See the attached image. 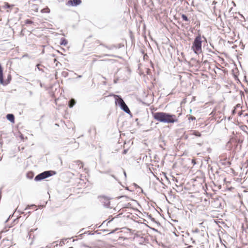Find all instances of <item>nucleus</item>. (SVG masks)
I'll return each instance as SVG.
<instances>
[{"label":"nucleus","instance_id":"f257e3e1","mask_svg":"<svg viewBox=\"0 0 248 248\" xmlns=\"http://www.w3.org/2000/svg\"><path fill=\"white\" fill-rule=\"evenodd\" d=\"M154 119L163 124H174L178 122V117L170 113L165 112H152Z\"/></svg>","mask_w":248,"mask_h":248},{"label":"nucleus","instance_id":"f03ea898","mask_svg":"<svg viewBox=\"0 0 248 248\" xmlns=\"http://www.w3.org/2000/svg\"><path fill=\"white\" fill-rule=\"evenodd\" d=\"M115 98V104L117 106H119L121 110L124 111L126 113L129 114L131 117H132V114L131 113L129 108L124 101L123 98L120 95L112 94Z\"/></svg>","mask_w":248,"mask_h":248},{"label":"nucleus","instance_id":"7ed1b4c3","mask_svg":"<svg viewBox=\"0 0 248 248\" xmlns=\"http://www.w3.org/2000/svg\"><path fill=\"white\" fill-rule=\"evenodd\" d=\"M202 42L201 34L199 33L195 37L191 46V49L195 54L199 55L202 52Z\"/></svg>","mask_w":248,"mask_h":248},{"label":"nucleus","instance_id":"20e7f679","mask_svg":"<svg viewBox=\"0 0 248 248\" xmlns=\"http://www.w3.org/2000/svg\"><path fill=\"white\" fill-rule=\"evenodd\" d=\"M56 174V172L54 170H46L37 174L34 178V181L36 182L41 181Z\"/></svg>","mask_w":248,"mask_h":248},{"label":"nucleus","instance_id":"39448f33","mask_svg":"<svg viewBox=\"0 0 248 248\" xmlns=\"http://www.w3.org/2000/svg\"><path fill=\"white\" fill-rule=\"evenodd\" d=\"M12 80V76L8 74L6 79L3 78V68L0 63V84L3 86H6L9 84Z\"/></svg>","mask_w":248,"mask_h":248},{"label":"nucleus","instance_id":"423d86ee","mask_svg":"<svg viewBox=\"0 0 248 248\" xmlns=\"http://www.w3.org/2000/svg\"><path fill=\"white\" fill-rule=\"evenodd\" d=\"M98 199H99V201L102 204V205L106 208H110V198L107 197L106 196H99Z\"/></svg>","mask_w":248,"mask_h":248},{"label":"nucleus","instance_id":"0eeeda50","mask_svg":"<svg viewBox=\"0 0 248 248\" xmlns=\"http://www.w3.org/2000/svg\"><path fill=\"white\" fill-rule=\"evenodd\" d=\"M81 0H69L67 4L72 6H77L81 4Z\"/></svg>","mask_w":248,"mask_h":248},{"label":"nucleus","instance_id":"6e6552de","mask_svg":"<svg viewBox=\"0 0 248 248\" xmlns=\"http://www.w3.org/2000/svg\"><path fill=\"white\" fill-rule=\"evenodd\" d=\"M145 214H146V217L151 219V220L155 223V224H156V225H157V226H161V224L160 223V222L158 221H156L155 218H154L152 215L151 214H149V213H145Z\"/></svg>","mask_w":248,"mask_h":248},{"label":"nucleus","instance_id":"1a4fd4ad","mask_svg":"<svg viewBox=\"0 0 248 248\" xmlns=\"http://www.w3.org/2000/svg\"><path fill=\"white\" fill-rule=\"evenodd\" d=\"M6 119L9 122L12 123H14L15 121V117L13 114L12 113H8L6 116Z\"/></svg>","mask_w":248,"mask_h":248},{"label":"nucleus","instance_id":"9d476101","mask_svg":"<svg viewBox=\"0 0 248 248\" xmlns=\"http://www.w3.org/2000/svg\"><path fill=\"white\" fill-rule=\"evenodd\" d=\"M37 230V228L36 229H31L27 235V237L29 238V239H33L35 237V235L33 234V232L34 231H36Z\"/></svg>","mask_w":248,"mask_h":248},{"label":"nucleus","instance_id":"9b49d317","mask_svg":"<svg viewBox=\"0 0 248 248\" xmlns=\"http://www.w3.org/2000/svg\"><path fill=\"white\" fill-rule=\"evenodd\" d=\"M240 140L235 139L234 138H231L230 140L228 142V144H232L234 143V146H237V144H238L240 142Z\"/></svg>","mask_w":248,"mask_h":248},{"label":"nucleus","instance_id":"f8f14e48","mask_svg":"<svg viewBox=\"0 0 248 248\" xmlns=\"http://www.w3.org/2000/svg\"><path fill=\"white\" fill-rule=\"evenodd\" d=\"M76 103V101L74 99H71L69 101L68 106L70 108H72L75 105Z\"/></svg>","mask_w":248,"mask_h":248},{"label":"nucleus","instance_id":"ddd939ff","mask_svg":"<svg viewBox=\"0 0 248 248\" xmlns=\"http://www.w3.org/2000/svg\"><path fill=\"white\" fill-rule=\"evenodd\" d=\"M68 44V41L64 37L61 38L60 44L61 46H66Z\"/></svg>","mask_w":248,"mask_h":248},{"label":"nucleus","instance_id":"4468645a","mask_svg":"<svg viewBox=\"0 0 248 248\" xmlns=\"http://www.w3.org/2000/svg\"><path fill=\"white\" fill-rule=\"evenodd\" d=\"M190 135L195 136L197 137H200L202 135L201 133L198 131L193 130L191 131Z\"/></svg>","mask_w":248,"mask_h":248},{"label":"nucleus","instance_id":"2eb2a0df","mask_svg":"<svg viewBox=\"0 0 248 248\" xmlns=\"http://www.w3.org/2000/svg\"><path fill=\"white\" fill-rule=\"evenodd\" d=\"M159 142H161L162 143V144H159V147L162 148L163 150H165V149L163 147V146L166 145L165 141L163 139L160 138L159 140Z\"/></svg>","mask_w":248,"mask_h":248},{"label":"nucleus","instance_id":"dca6fc26","mask_svg":"<svg viewBox=\"0 0 248 248\" xmlns=\"http://www.w3.org/2000/svg\"><path fill=\"white\" fill-rule=\"evenodd\" d=\"M141 235H142V234H140L139 233H136L135 234V237H140L141 239H143V242H147V241L148 240V238H146V237H143V236H141Z\"/></svg>","mask_w":248,"mask_h":248},{"label":"nucleus","instance_id":"f3484780","mask_svg":"<svg viewBox=\"0 0 248 248\" xmlns=\"http://www.w3.org/2000/svg\"><path fill=\"white\" fill-rule=\"evenodd\" d=\"M26 176L28 179H32L34 177L33 172L31 171L28 172L26 174Z\"/></svg>","mask_w":248,"mask_h":248},{"label":"nucleus","instance_id":"a211bd4d","mask_svg":"<svg viewBox=\"0 0 248 248\" xmlns=\"http://www.w3.org/2000/svg\"><path fill=\"white\" fill-rule=\"evenodd\" d=\"M181 17L183 21L186 22H190V19L187 17V16L186 14H181Z\"/></svg>","mask_w":248,"mask_h":248},{"label":"nucleus","instance_id":"6ab92c4d","mask_svg":"<svg viewBox=\"0 0 248 248\" xmlns=\"http://www.w3.org/2000/svg\"><path fill=\"white\" fill-rule=\"evenodd\" d=\"M50 12V10L48 7H46L45 8H43L41 10L42 13H49Z\"/></svg>","mask_w":248,"mask_h":248},{"label":"nucleus","instance_id":"aec40b11","mask_svg":"<svg viewBox=\"0 0 248 248\" xmlns=\"http://www.w3.org/2000/svg\"><path fill=\"white\" fill-rule=\"evenodd\" d=\"M221 164L223 166L229 167L231 165V163L230 161H223L221 162Z\"/></svg>","mask_w":248,"mask_h":248},{"label":"nucleus","instance_id":"412c9836","mask_svg":"<svg viewBox=\"0 0 248 248\" xmlns=\"http://www.w3.org/2000/svg\"><path fill=\"white\" fill-rule=\"evenodd\" d=\"M100 45H101V46H103L105 47L106 48H107L108 49H113V48H115L116 47V45H112V46H107V45H105L104 44H101Z\"/></svg>","mask_w":248,"mask_h":248},{"label":"nucleus","instance_id":"4be33fe9","mask_svg":"<svg viewBox=\"0 0 248 248\" xmlns=\"http://www.w3.org/2000/svg\"><path fill=\"white\" fill-rule=\"evenodd\" d=\"M70 239V238H64L62 239L59 243V245L62 246L63 245L65 244V242L67 240V239Z\"/></svg>","mask_w":248,"mask_h":248},{"label":"nucleus","instance_id":"5701e85b","mask_svg":"<svg viewBox=\"0 0 248 248\" xmlns=\"http://www.w3.org/2000/svg\"><path fill=\"white\" fill-rule=\"evenodd\" d=\"M40 66L44 67L43 65H42L41 64H37L36 65V67L37 68V69H38L39 71H41L42 72H44V71L43 70V69L42 68H40Z\"/></svg>","mask_w":248,"mask_h":248},{"label":"nucleus","instance_id":"b1692460","mask_svg":"<svg viewBox=\"0 0 248 248\" xmlns=\"http://www.w3.org/2000/svg\"><path fill=\"white\" fill-rule=\"evenodd\" d=\"M69 73L67 71H63L62 72V76L64 78H66L68 76Z\"/></svg>","mask_w":248,"mask_h":248},{"label":"nucleus","instance_id":"393cba45","mask_svg":"<svg viewBox=\"0 0 248 248\" xmlns=\"http://www.w3.org/2000/svg\"><path fill=\"white\" fill-rule=\"evenodd\" d=\"M25 23L26 24H32L33 23V21H32L31 19H27L25 20Z\"/></svg>","mask_w":248,"mask_h":248},{"label":"nucleus","instance_id":"a878e982","mask_svg":"<svg viewBox=\"0 0 248 248\" xmlns=\"http://www.w3.org/2000/svg\"><path fill=\"white\" fill-rule=\"evenodd\" d=\"M188 120H189V122H190L191 121H194L196 120V117L192 115H189L188 118Z\"/></svg>","mask_w":248,"mask_h":248},{"label":"nucleus","instance_id":"bb28decb","mask_svg":"<svg viewBox=\"0 0 248 248\" xmlns=\"http://www.w3.org/2000/svg\"><path fill=\"white\" fill-rule=\"evenodd\" d=\"M13 5L9 4L8 3H5L4 7L5 8H10Z\"/></svg>","mask_w":248,"mask_h":248},{"label":"nucleus","instance_id":"cd10ccee","mask_svg":"<svg viewBox=\"0 0 248 248\" xmlns=\"http://www.w3.org/2000/svg\"><path fill=\"white\" fill-rule=\"evenodd\" d=\"M111 176L114 179H115L116 181H117L123 187H124V186L122 184L121 182L119 181L118 179L115 177L114 175L111 174Z\"/></svg>","mask_w":248,"mask_h":248},{"label":"nucleus","instance_id":"c85d7f7f","mask_svg":"<svg viewBox=\"0 0 248 248\" xmlns=\"http://www.w3.org/2000/svg\"><path fill=\"white\" fill-rule=\"evenodd\" d=\"M124 46V45L120 43V44H118V45H116V47L115 48H120L123 47Z\"/></svg>","mask_w":248,"mask_h":248},{"label":"nucleus","instance_id":"c756f323","mask_svg":"<svg viewBox=\"0 0 248 248\" xmlns=\"http://www.w3.org/2000/svg\"><path fill=\"white\" fill-rule=\"evenodd\" d=\"M76 162H77V164H78V166H79L80 165H81V166H80V168H81V167H83V163H82L81 161H80V160H77V161H76Z\"/></svg>","mask_w":248,"mask_h":248},{"label":"nucleus","instance_id":"7c9ffc66","mask_svg":"<svg viewBox=\"0 0 248 248\" xmlns=\"http://www.w3.org/2000/svg\"><path fill=\"white\" fill-rule=\"evenodd\" d=\"M124 197L126 198L127 199H129V197H128L126 195H122V196H119V197H117V199H120L121 198H124Z\"/></svg>","mask_w":248,"mask_h":248},{"label":"nucleus","instance_id":"2f4dec72","mask_svg":"<svg viewBox=\"0 0 248 248\" xmlns=\"http://www.w3.org/2000/svg\"><path fill=\"white\" fill-rule=\"evenodd\" d=\"M148 227L149 228H150L151 229H152L153 231L160 233V232H159L157 229H155L154 228L150 227L149 226H148Z\"/></svg>","mask_w":248,"mask_h":248},{"label":"nucleus","instance_id":"473e14b6","mask_svg":"<svg viewBox=\"0 0 248 248\" xmlns=\"http://www.w3.org/2000/svg\"><path fill=\"white\" fill-rule=\"evenodd\" d=\"M236 109L235 108H233V109L232 110V115H234L236 113Z\"/></svg>","mask_w":248,"mask_h":248},{"label":"nucleus","instance_id":"72a5a7b5","mask_svg":"<svg viewBox=\"0 0 248 248\" xmlns=\"http://www.w3.org/2000/svg\"><path fill=\"white\" fill-rule=\"evenodd\" d=\"M127 151H128V149H124L123 151L122 154L123 155H125V154H126L127 153Z\"/></svg>","mask_w":248,"mask_h":248},{"label":"nucleus","instance_id":"f704fd0d","mask_svg":"<svg viewBox=\"0 0 248 248\" xmlns=\"http://www.w3.org/2000/svg\"><path fill=\"white\" fill-rule=\"evenodd\" d=\"M119 229L118 228H116L113 230H112L111 232H110L109 234H110V233H114L116 231H117Z\"/></svg>","mask_w":248,"mask_h":248},{"label":"nucleus","instance_id":"c9c22d12","mask_svg":"<svg viewBox=\"0 0 248 248\" xmlns=\"http://www.w3.org/2000/svg\"><path fill=\"white\" fill-rule=\"evenodd\" d=\"M57 62V63H56V66H58V64H60V62H57L56 59H54V62Z\"/></svg>","mask_w":248,"mask_h":248},{"label":"nucleus","instance_id":"e433bc0d","mask_svg":"<svg viewBox=\"0 0 248 248\" xmlns=\"http://www.w3.org/2000/svg\"><path fill=\"white\" fill-rule=\"evenodd\" d=\"M6 242H7V243H10V242L7 239H3V241H2V244H4V243H6Z\"/></svg>","mask_w":248,"mask_h":248},{"label":"nucleus","instance_id":"4c0bfd02","mask_svg":"<svg viewBox=\"0 0 248 248\" xmlns=\"http://www.w3.org/2000/svg\"><path fill=\"white\" fill-rule=\"evenodd\" d=\"M122 170H123V173H124V178H125V179H126V172H125V171L124 169H122Z\"/></svg>","mask_w":248,"mask_h":248},{"label":"nucleus","instance_id":"58836bf2","mask_svg":"<svg viewBox=\"0 0 248 248\" xmlns=\"http://www.w3.org/2000/svg\"><path fill=\"white\" fill-rule=\"evenodd\" d=\"M108 219H109V221L107 223V224H106V225H108V223H110V222H111V221L113 220V218H112L111 219V218H108Z\"/></svg>","mask_w":248,"mask_h":248},{"label":"nucleus","instance_id":"ea45409f","mask_svg":"<svg viewBox=\"0 0 248 248\" xmlns=\"http://www.w3.org/2000/svg\"><path fill=\"white\" fill-rule=\"evenodd\" d=\"M108 219H109V221L107 223V224H106V225H108V223H110V222H111V221L113 220V218H112L111 219V218H108Z\"/></svg>","mask_w":248,"mask_h":248},{"label":"nucleus","instance_id":"a19ab883","mask_svg":"<svg viewBox=\"0 0 248 248\" xmlns=\"http://www.w3.org/2000/svg\"><path fill=\"white\" fill-rule=\"evenodd\" d=\"M108 219H109V221L107 223V224H106V225H108V223H110V222H111V221L113 220V218H112L111 219V218H108Z\"/></svg>","mask_w":248,"mask_h":248},{"label":"nucleus","instance_id":"79ce46f5","mask_svg":"<svg viewBox=\"0 0 248 248\" xmlns=\"http://www.w3.org/2000/svg\"><path fill=\"white\" fill-rule=\"evenodd\" d=\"M240 107V104H237L234 108H235V109H237V108H239Z\"/></svg>","mask_w":248,"mask_h":248},{"label":"nucleus","instance_id":"37998d69","mask_svg":"<svg viewBox=\"0 0 248 248\" xmlns=\"http://www.w3.org/2000/svg\"><path fill=\"white\" fill-rule=\"evenodd\" d=\"M106 55L108 56L115 57V58L118 57L117 56H116V55H109V54H108V55Z\"/></svg>","mask_w":248,"mask_h":248},{"label":"nucleus","instance_id":"c03bdc74","mask_svg":"<svg viewBox=\"0 0 248 248\" xmlns=\"http://www.w3.org/2000/svg\"><path fill=\"white\" fill-rule=\"evenodd\" d=\"M107 221V220H105L103 222V223H102V224L99 227H101L102 226L104 225L105 224H106V222Z\"/></svg>","mask_w":248,"mask_h":248},{"label":"nucleus","instance_id":"a18cd8bd","mask_svg":"<svg viewBox=\"0 0 248 248\" xmlns=\"http://www.w3.org/2000/svg\"><path fill=\"white\" fill-rule=\"evenodd\" d=\"M33 206H35V205L34 204H32L31 205H30V206H29L28 207H27L25 210L27 209H30L31 208V207H33Z\"/></svg>","mask_w":248,"mask_h":248},{"label":"nucleus","instance_id":"49530a36","mask_svg":"<svg viewBox=\"0 0 248 248\" xmlns=\"http://www.w3.org/2000/svg\"><path fill=\"white\" fill-rule=\"evenodd\" d=\"M233 76H234V78L235 79H238V77L235 74H233Z\"/></svg>","mask_w":248,"mask_h":248},{"label":"nucleus","instance_id":"de8ad7c7","mask_svg":"<svg viewBox=\"0 0 248 248\" xmlns=\"http://www.w3.org/2000/svg\"><path fill=\"white\" fill-rule=\"evenodd\" d=\"M178 23L179 24L181 25V26H182V27H184V24H183V23H182L181 21H178Z\"/></svg>","mask_w":248,"mask_h":248},{"label":"nucleus","instance_id":"09e8293b","mask_svg":"<svg viewBox=\"0 0 248 248\" xmlns=\"http://www.w3.org/2000/svg\"><path fill=\"white\" fill-rule=\"evenodd\" d=\"M191 240L192 241V243L193 244H196L195 240H194L192 238H191Z\"/></svg>","mask_w":248,"mask_h":248},{"label":"nucleus","instance_id":"8fccbe9b","mask_svg":"<svg viewBox=\"0 0 248 248\" xmlns=\"http://www.w3.org/2000/svg\"><path fill=\"white\" fill-rule=\"evenodd\" d=\"M194 232H200V230L198 229H196L195 231H193Z\"/></svg>","mask_w":248,"mask_h":248},{"label":"nucleus","instance_id":"3c124183","mask_svg":"<svg viewBox=\"0 0 248 248\" xmlns=\"http://www.w3.org/2000/svg\"><path fill=\"white\" fill-rule=\"evenodd\" d=\"M33 93H32V92L30 91H29V94L30 96H31L32 95Z\"/></svg>","mask_w":248,"mask_h":248},{"label":"nucleus","instance_id":"603ef678","mask_svg":"<svg viewBox=\"0 0 248 248\" xmlns=\"http://www.w3.org/2000/svg\"><path fill=\"white\" fill-rule=\"evenodd\" d=\"M208 52H211V53H215V52H214L213 51H212L211 49H209L208 50Z\"/></svg>","mask_w":248,"mask_h":248},{"label":"nucleus","instance_id":"864d4df0","mask_svg":"<svg viewBox=\"0 0 248 248\" xmlns=\"http://www.w3.org/2000/svg\"><path fill=\"white\" fill-rule=\"evenodd\" d=\"M138 120H139V119H138V118H136V119H135V121L137 122V125H139V123L138 122Z\"/></svg>","mask_w":248,"mask_h":248},{"label":"nucleus","instance_id":"5fc2aeb1","mask_svg":"<svg viewBox=\"0 0 248 248\" xmlns=\"http://www.w3.org/2000/svg\"><path fill=\"white\" fill-rule=\"evenodd\" d=\"M125 189L130 191H132V190H130L128 187H126Z\"/></svg>","mask_w":248,"mask_h":248},{"label":"nucleus","instance_id":"6e6d98bb","mask_svg":"<svg viewBox=\"0 0 248 248\" xmlns=\"http://www.w3.org/2000/svg\"><path fill=\"white\" fill-rule=\"evenodd\" d=\"M131 204L130 203H128L127 204V205L126 206V207H128L129 206H131Z\"/></svg>","mask_w":248,"mask_h":248},{"label":"nucleus","instance_id":"4d7b16f0","mask_svg":"<svg viewBox=\"0 0 248 248\" xmlns=\"http://www.w3.org/2000/svg\"><path fill=\"white\" fill-rule=\"evenodd\" d=\"M242 112H241V111H240V112H238V115H239V116H241V115H242Z\"/></svg>","mask_w":248,"mask_h":248},{"label":"nucleus","instance_id":"13d9d810","mask_svg":"<svg viewBox=\"0 0 248 248\" xmlns=\"http://www.w3.org/2000/svg\"><path fill=\"white\" fill-rule=\"evenodd\" d=\"M117 80H118V79H114V83H117Z\"/></svg>","mask_w":248,"mask_h":248},{"label":"nucleus","instance_id":"bf43d9fd","mask_svg":"<svg viewBox=\"0 0 248 248\" xmlns=\"http://www.w3.org/2000/svg\"><path fill=\"white\" fill-rule=\"evenodd\" d=\"M141 52L142 53V54H144V51L142 49L141 50Z\"/></svg>","mask_w":248,"mask_h":248},{"label":"nucleus","instance_id":"052dcab7","mask_svg":"<svg viewBox=\"0 0 248 248\" xmlns=\"http://www.w3.org/2000/svg\"><path fill=\"white\" fill-rule=\"evenodd\" d=\"M51 56L53 57H56V55L54 54H51Z\"/></svg>","mask_w":248,"mask_h":248},{"label":"nucleus","instance_id":"680f3d73","mask_svg":"<svg viewBox=\"0 0 248 248\" xmlns=\"http://www.w3.org/2000/svg\"><path fill=\"white\" fill-rule=\"evenodd\" d=\"M208 62V61L207 60H205L204 62H203V63H207Z\"/></svg>","mask_w":248,"mask_h":248},{"label":"nucleus","instance_id":"e2e57ef3","mask_svg":"<svg viewBox=\"0 0 248 248\" xmlns=\"http://www.w3.org/2000/svg\"><path fill=\"white\" fill-rule=\"evenodd\" d=\"M135 186H136V187H140L139 186H138L137 184H136L135 183L134 184Z\"/></svg>","mask_w":248,"mask_h":248},{"label":"nucleus","instance_id":"0e129e2a","mask_svg":"<svg viewBox=\"0 0 248 248\" xmlns=\"http://www.w3.org/2000/svg\"><path fill=\"white\" fill-rule=\"evenodd\" d=\"M245 116H246V117H248V113H246V114H245Z\"/></svg>","mask_w":248,"mask_h":248},{"label":"nucleus","instance_id":"69168bd1","mask_svg":"<svg viewBox=\"0 0 248 248\" xmlns=\"http://www.w3.org/2000/svg\"><path fill=\"white\" fill-rule=\"evenodd\" d=\"M58 53H60L61 55H63V54L61 52H60L59 50L57 51Z\"/></svg>","mask_w":248,"mask_h":248},{"label":"nucleus","instance_id":"338daca9","mask_svg":"<svg viewBox=\"0 0 248 248\" xmlns=\"http://www.w3.org/2000/svg\"><path fill=\"white\" fill-rule=\"evenodd\" d=\"M81 77H82L81 75L78 76V78H81Z\"/></svg>","mask_w":248,"mask_h":248},{"label":"nucleus","instance_id":"774afa93","mask_svg":"<svg viewBox=\"0 0 248 248\" xmlns=\"http://www.w3.org/2000/svg\"><path fill=\"white\" fill-rule=\"evenodd\" d=\"M192 246H189L188 247V248H192Z\"/></svg>","mask_w":248,"mask_h":248}]
</instances>
